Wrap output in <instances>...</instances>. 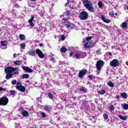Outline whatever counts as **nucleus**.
Returning <instances> with one entry per match:
<instances>
[{
    "mask_svg": "<svg viewBox=\"0 0 128 128\" xmlns=\"http://www.w3.org/2000/svg\"><path fill=\"white\" fill-rule=\"evenodd\" d=\"M86 40H87V42L84 44V46L86 48H88L91 46L92 45V41L90 40V38H86Z\"/></svg>",
    "mask_w": 128,
    "mask_h": 128,
    "instance_id": "0eeeda50",
    "label": "nucleus"
},
{
    "mask_svg": "<svg viewBox=\"0 0 128 128\" xmlns=\"http://www.w3.org/2000/svg\"><path fill=\"white\" fill-rule=\"evenodd\" d=\"M68 2L66 4V6L68 5Z\"/></svg>",
    "mask_w": 128,
    "mask_h": 128,
    "instance_id": "bf43d9fd",
    "label": "nucleus"
},
{
    "mask_svg": "<svg viewBox=\"0 0 128 128\" xmlns=\"http://www.w3.org/2000/svg\"><path fill=\"white\" fill-rule=\"evenodd\" d=\"M116 98H117V100H120V96H117Z\"/></svg>",
    "mask_w": 128,
    "mask_h": 128,
    "instance_id": "5fc2aeb1",
    "label": "nucleus"
},
{
    "mask_svg": "<svg viewBox=\"0 0 128 128\" xmlns=\"http://www.w3.org/2000/svg\"><path fill=\"white\" fill-rule=\"evenodd\" d=\"M109 108L110 110H114V105H110Z\"/></svg>",
    "mask_w": 128,
    "mask_h": 128,
    "instance_id": "72a5a7b5",
    "label": "nucleus"
},
{
    "mask_svg": "<svg viewBox=\"0 0 128 128\" xmlns=\"http://www.w3.org/2000/svg\"><path fill=\"white\" fill-rule=\"evenodd\" d=\"M22 82H17L16 83V86H22Z\"/></svg>",
    "mask_w": 128,
    "mask_h": 128,
    "instance_id": "e433bc0d",
    "label": "nucleus"
},
{
    "mask_svg": "<svg viewBox=\"0 0 128 128\" xmlns=\"http://www.w3.org/2000/svg\"><path fill=\"white\" fill-rule=\"evenodd\" d=\"M18 0V2H22V0Z\"/></svg>",
    "mask_w": 128,
    "mask_h": 128,
    "instance_id": "680f3d73",
    "label": "nucleus"
},
{
    "mask_svg": "<svg viewBox=\"0 0 128 128\" xmlns=\"http://www.w3.org/2000/svg\"><path fill=\"white\" fill-rule=\"evenodd\" d=\"M39 46H44V44L40 43V44H39Z\"/></svg>",
    "mask_w": 128,
    "mask_h": 128,
    "instance_id": "864d4df0",
    "label": "nucleus"
},
{
    "mask_svg": "<svg viewBox=\"0 0 128 128\" xmlns=\"http://www.w3.org/2000/svg\"><path fill=\"white\" fill-rule=\"evenodd\" d=\"M48 98H50L51 100H52V98H54V96L52 95V94L49 93L48 94Z\"/></svg>",
    "mask_w": 128,
    "mask_h": 128,
    "instance_id": "2f4dec72",
    "label": "nucleus"
},
{
    "mask_svg": "<svg viewBox=\"0 0 128 128\" xmlns=\"http://www.w3.org/2000/svg\"><path fill=\"white\" fill-rule=\"evenodd\" d=\"M80 90H81V92H86V88H84L82 87Z\"/></svg>",
    "mask_w": 128,
    "mask_h": 128,
    "instance_id": "49530a36",
    "label": "nucleus"
},
{
    "mask_svg": "<svg viewBox=\"0 0 128 128\" xmlns=\"http://www.w3.org/2000/svg\"><path fill=\"white\" fill-rule=\"evenodd\" d=\"M126 66H128V61L126 62Z\"/></svg>",
    "mask_w": 128,
    "mask_h": 128,
    "instance_id": "13d9d810",
    "label": "nucleus"
},
{
    "mask_svg": "<svg viewBox=\"0 0 128 128\" xmlns=\"http://www.w3.org/2000/svg\"><path fill=\"white\" fill-rule=\"evenodd\" d=\"M12 84L14 85L16 84V80H14L11 82Z\"/></svg>",
    "mask_w": 128,
    "mask_h": 128,
    "instance_id": "58836bf2",
    "label": "nucleus"
},
{
    "mask_svg": "<svg viewBox=\"0 0 128 128\" xmlns=\"http://www.w3.org/2000/svg\"><path fill=\"white\" fill-rule=\"evenodd\" d=\"M30 78V76L28 74H25L23 76L24 78Z\"/></svg>",
    "mask_w": 128,
    "mask_h": 128,
    "instance_id": "4c0bfd02",
    "label": "nucleus"
},
{
    "mask_svg": "<svg viewBox=\"0 0 128 128\" xmlns=\"http://www.w3.org/2000/svg\"><path fill=\"white\" fill-rule=\"evenodd\" d=\"M104 56L105 58H110V56H112V53L110 52H107L105 54Z\"/></svg>",
    "mask_w": 128,
    "mask_h": 128,
    "instance_id": "4be33fe9",
    "label": "nucleus"
},
{
    "mask_svg": "<svg viewBox=\"0 0 128 128\" xmlns=\"http://www.w3.org/2000/svg\"><path fill=\"white\" fill-rule=\"evenodd\" d=\"M1 46H6V41H2Z\"/></svg>",
    "mask_w": 128,
    "mask_h": 128,
    "instance_id": "cd10ccee",
    "label": "nucleus"
},
{
    "mask_svg": "<svg viewBox=\"0 0 128 128\" xmlns=\"http://www.w3.org/2000/svg\"><path fill=\"white\" fill-rule=\"evenodd\" d=\"M127 22H128V18H127V19L126 20Z\"/></svg>",
    "mask_w": 128,
    "mask_h": 128,
    "instance_id": "052dcab7",
    "label": "nucleus"
},
{
    "mask_svg": "<svg viewBox=\"0 0 128 128\" xmlns=\"http://www.w3.org/2000/svg\"><path fill=\"white\" fill-rule=\"evenodd\" d=\"M118 14V13H116V16Z\"/></svg>",
    "mask_w": 128,
    "mask_h": 128,
    "instance_id": "69168bd1",
    "label": "nucleus"
},
{
    "mask_svg": "<svg viewBox=\"0 0 128 128\" xmlns=\"http://www.w3.org/2000/svg\"><path fill=\"white\" fill-rule=\"evenodd\" d=\"M82 55H80L79 54H75L74 56L76 58H78L80 56H81Z\"/></svg>",
    "mask_w": 128,
    "mask_h": 128,
    "instance_id": "c03bdc74",
    "label": "nucleus"
},
{
    "mask_svg": "<svg viewBox=\"0 0 128 128\" xmlns=\"http://www.w3.org/2000/svg\"><path fill=\"white\" fill-rule=\"evenodd\" d=\"M22 114L23 116L27 117L30 114L28 113V112L26 110H24L22 112Z\"/></svg>",
    "mask_w": 128,
    "mask_h": 128,
    "instance_id": "ddd939ff",
    "label": "nucleus"
},
{
    "mask_svg": "<svg viewBox=\"0 0 128 128\" xmlns=\"http://www.w3.org/2000/svg\"><path fill=\"white\" fill-rule=\"evenodd\" d=\"M104 64V62L102 60H98L96 62V68L98 70H100Z\"/></svg>",
    "mask_w": 128,
    "mask_h": 128,
    "instance_id": "423d86ee",
    "label": "nucleus"
},
{
    "mask_svg": "<svg viewBox=\"0 0 128 128\" xmlns=\"http://www.w3.org/2000/svg\"><path fill=\"white\" fill-rule=\"evenodd\" d=\"M61 40H66V36H64V35H62Z\"/></svg>",
    "mask_w": 128,
    "mask_h": 128,
    "instance_id": "79ce46f5",
    "label": "nucleus"
},
{
    "mask_svg": "<svg viewBox=\"0 0 128 128\" xmlns=\"http://www.w3.org/2000/svg\"><path fill=\"white\" fill-rule=\"evenodd\" d=\"M121 96L122 98H128V94L126 92H123L121 94Z\"/></svg>",
    "mask_w": 128,
    "mask_h": 128,
    "instance_id": "412c9836",
    "label": "nucleus"
},
{
    "mask_svg": "<svg viewBox=\"0 0 128 128\" xmlns=\"http://www.w3.org/2000/svg\"><path fill=\"white\" fill-rule=\"evenodd\" d=\"M10 92L11 96H14V94H16V91L14 90H10Z\"/></svg>",
    "mask_w": 128,
    "mask_h": 128,
    "instance_id": "7c9ffc66",
    "label": "nucleus"
},
{
    "mask_svg": "<svg viewBox=\"0 0 128 128\" xmlns=\"http://www.w3.org/2000/svg\"><path fill=\"white\" fill-rule=\"evenodd\" d=\"M8 103V98L6 96L0 98V106H6Z\"/></svg>",
    "mask_w": 128,
    "mask_h": 128,
    "instance_id": "20e7f679",
    "label": "nucleus"
},
{
    "mask_svg": "<svg viewBox=\"0 0 128 128\" xmlns=\"http://www.w3.org/2000/svg\"><path fill=\"white\" fill-rule=\"evenodd\" d=\"M16 56H18V54H14V58H16Z\"/></svg>",
    "mask_w": 128,
    "mask_h": 128,
    "instance_id": "603ef678",
    "label": "nucleus"
},
{
    "mask_svg": "<svg viewBox=\"0 0 128 128\" xmlns=\"http://www.w3.org/2000/svg\"><path fill=\"white\" fill-rule=\"evenodd\" d=\"M44 110H46L47 112H50V110H52V107L48 106H44Z\"/></svg>",
    "mask_w": 128,
    "mask_h": 128,
    "instance_id": "f3484780",
    "label": "nucleus"
},
{
    "mask_svg": "<svg viewBox=\"0 0 128 128\" xmlns=\"http://www.w3.org/2000/svg\"><path fill=\"white\" fill-rule=\"evenodd\" d=\"M66 28H67L68 30H72V24H66Z\"/></svg>",
    "mask_w": 128,
    "mask_h": 128,
    "instance_id": "aec40b11",
    "label": "nucleus"
},
{
    "mask_svg": "<svg viewBox=\"0 0 128 128\" xmlns=\"http://www.w3.org/2000/svg\"><path fill=\"white\" fill-rule=\"evenodd\" d=\"M110 64L113 68H116L120 66V61L116 59H114L110 62Z\"/></svg>",
    "mask_w": 128,
    "mask_h": 128,
    "instance_id": "39448f33",
    "label": "nucleus"
},
{
    "mask_svg": "<svg viewBox=\"0 0 128 128\" xmlns=\"http://www.w3.org/2000/svg\"><path fill=\"white\" fill-rule=\"evenodd\" d=\"M12 12H14V10H12Z\"/></svg>",
    "mask_w": 128,
    "mask_h": 128,
    "instance_id": "0e129e2a",
    "label": "nucleus"
},
{
    "mask_svg": "<svg viewBox=\"0 0 128 128\" xmlns=\"http://www.w3.org/2000/svg\"><path fill=\"white\" fill-rule=\"evenodd\" d=\"M122 26L123 28H127L128 22H123L122 24Z\"/></svg>",
    "mask_w": 128,
    "mask_h": 128,
    "instance_id": "a211bd4d",
    "label": "nucleus"
},
{
    "mask_svg": "<svg viewBox=\"0 0 128 128\" xmlns=\"http://www.w3.org/2000/svg\"><path fill=\"white\" fill-rule=\"evenodd\" d=\"M101 18H102V20H103V22H106V24H110V20H106V17H104V15H102L101 16Z\"/></svg>",
    "mask_w": 128,
    "mask_h": 128,
    "instance_id": "dca6fc26",
    "label": "nucleus"
},
{
    "mask_svg": "<svg viewBox=\"0 0 128 128\" xmlns=\"http://www.w3.org/2000/svg\"><path fill=\"white\" fill-rule=\"evenodd\" d=\"M103 116L105 120H108V116L107 114H104Z\"/></svg>",
    "mask_w": 128,
    "mask_h": 128,
    "instance_id": "c9c22d12",
    "label": "nucleus"
},
{
    "mask_svg": "<svg viewBox=\"0 0 128 128\" xmlns=\"http://www.w3.org/2000/svg\"><path fill=\"white\" fill-rule=\"evenodd\" d=\"M88 70L86 69H82L79 72V74L78 75V78H82V76H86V72Z\"/></svg>",
    "mask_w": 128,
    "mask_h": 128,
    "instance_id": "6e6552de",
    "label": "nucleus"
},
{
    "mask_svg": "<svg viewBox=\"0 0 128 128\" xmlns=\"http://www.w3.org/2000/svg\"><path fill=\"white\" fill-rule=\"evenodd\" d=\"M50 62H56V60L54 59V58H52L50 59Z\"/></svg>",
    "mask_w": 128,
    "mask_h": 128,
    "instance_id": "37998d69",
    "label": "nucleus"
},
{
    "mask_svg": "<svg viewBox=\"0 0 128 128\" xmlns=\"http://www.w3.org/2000/svg\"><path fill=\"white\" fill-rule=\"evenodd\" d=\"M36 52L40 58H44V53L40 49H36Z\"/></svg>",
    "mask_w": 128,
    "mask_h": 128,
    "instance_id": "1a4fd4ad",
    "label": "nucleus"
},
{
    "mask_svg": "<svg viewBox=\"0 0 128 128\" xmlns=\"http://www.w3.org/2000/svg\"><path fill=\"white\" fill-rule=\"evenodd\" d=\"M6 88L0 87V92H6Z\"/></svg>",
    "mask_w": 128,
    "mask_h": 128,
    "instance_id": "a19ab883",
    "label": "nucleus"
},
{
    "mask_svg": "<svg viewBox=\"0 0 128 128\" xmlns=\"http://www.w3.org/2000/svg\"><path fill=\"white\" fill-rule=\"evenodd\" d=\"M108 85L110 86V88H114V84L112 82H108Z\"/></svg>",
    "mask_w": 128,
    "mask_h": 128,
    "instance_id": "393cba45",
    "label": "nucleus"
},
{
    "mask_svg": "<svg viewBox=\"0 0 128 128\" xmlns=\"http://www.w3.org/2000/svg\"><path fill=\"white\" fill-rule=\"evenodd\" d=\"M40 114L42 118H46V115L44 112H40Z\"/></svg>",
    "mask_w": 128,
    "mask_h": 128,
    "instance_id": "c85d7f7f",
    "label": "nucleus"
},
{
    "mask_svg": "<svg viewBox=\"0 0 128 128\" xmlns=\"http://www.w3.org/2000/svg\"><path fill=\"white\" fill-rule=\"evenodd\" d=\"M14 16H16V13H14Z\"/></svg>",
    "mask_w": 128,
    "mask_h": 128,
    "instance_id": "338daca9",
    "label": "nucleus"
},
{
    "mask_svg": "<svg viewBox=\"0 0 128 128\" xmlns=\"http://www.w3.org/2000/svg\"><path fill=\"white\" fill-rule=\"evenodd\" d=\"M66 16H70V14H72V13L70 12V10H67V11H66Z\"/></svg>",
    "mask_w": 128,
    "mask_h": 128,
    "instance_id": "ea45409f",
    "label": "nucleus"
},
{
    "mask_svg": "<svg viewBox=\"0 0 128 128\" xmlns=\"http://www.w3.org/2000/svg\"><path fill=\"white\" fill-rule=\"evenodd\" d=\"M88 12L84 11H82L80 13L79 18L80 20H88Z\"/></svg>",
    "mask_w": 128,
    "mask_h": 128,
    "instance_id": "7ed1b4c3",
    "label": "nucleus"
},
{
    "mask_svg": "<svg viewBox=\"0 0 128 128\" xmlns=\"http://www.w3.org/2000/svg\"><path fill=\"white\" fill-rule=\"evenodd\" d=\"M60 50L61 52H68V50L64 46L62 47Z\"/></svg>",
    "mask_w": 128,
    "mask_h": 128,
    "instance_id": "5701e85b",
    "label": "nucleus"
},
{
    "mask_svg": "<svg viewBox=\"0 0 128 128\" xmlns=\"http://www.w3.org/2000/svg\"><path fill=\"white\" fill-rule=\"evenodd\" d=\"M72 54H74L72 52H71L70 54V55L71 56H72Z\"/></svg>",
    "mask_w": 128,
    "mask_h": 128,
    "instance_id": "6e6d98bb",
    "label": "nucleus"
},
{
    "mask_svg": "<svg viewBox=\"0 0 128 128\" xmlns=\"http://www.w3.org/2000/svg\"><path fill=\"white\" fill-rule=\"evenodd\" d=\"M118 118H120V120H128V116H122V115L120 114L118 115Z\"/></svg>",
    "mask_w": 128,
    "mask_h": 128,
    "instance_id": "4468645a",
    "label": "nucleus"
},
{
    "mask_svg": "<svg viewBox=\"0 0 128 128\" xmlns=\"http://www.w3.org/2000/svg\"><path fill=\"white\" fill-rule=\"evenodd\" d=\"M98 4L100 8H102V2H99Z\"/></svg>",
    "mask_w": 128,
    "mask_h": 128,
    "instance_id": "c756f323",
    "label": "nucleus"
},
{
    "mask_svg": "<svg viewBox=\"0 0 128 128\" xmlns=\"http://www.w3.org/2000/svg\"><path fill=\"white\" fill-rule=\"evenodd\" d=\"M124 110H128V104H122Z\"/></svg>",
    "mask_w": 128,
    "mask_h": 128,
    "instance_id": "a878e982",
    "label": "nucleus"
},
{
    "mask_svg": "<svg viewBox=\"0 0 128 128\" xmlns=\"http://www.w3.org/2000/svg\"><path fill=\"white\" fill-rule=\"evenodd\" d=\"M98 93L99 94H101V96H103V94H106V90H99L98 92Z\"/></svg>",
    "mask_w": 128,
    "mask_h": 128,
    "instance_id": "b1692460",
    "label": "nucleus"
},
{
    "mask_svg": "<svg viewBox=\"0 0 128 128\" xmlns=\"http://www.w3.org/2000/svg\"><path fill=\"white\" fill-rule=\"evenodd\" d=\"M34 16H32L31 18L28 21V22H29L30 26H31V28H34V23L32 22V20H34Z\"/></svg>",
    "mask_w": 128,
    "mask_h": 128,
    "instance_id": "9d476101",
    "label": "nucleus"
},
{
    "mask_svg": "<svg viewBox=\"0 0 128 128\" xmlns=\"http://www.w3.org/2000/svg\"><path fill=\"white\" fill-rule=\"evenodd\" d=\"M67 21H68V20L66 19V18H62V24H64Z\"/></svg>",
    "mask_w": 128,
    "mask_h": 128,
    "instance_id": "f704fd0d",
    "label": "nucleus"
},
{
    "mask_svg": "<svg viewBox=\"0 0 128 128\" xmlns=\"http://www.w3.org/2000/svg\"><path fill=\"white\" fill-rule=\"evenodd\" d=\"M88 78H90V80H92V76H90V75L88 76Z\"/></svg>",
    "mask_w": 128,
    "mask_h": 128,
    "instance_id": "8fccbe9b",
    "label": "nucleus"
},
{
    "mask_svg": "<svg viewBox=\"0 0 128 128\" xmlns=\"http://www.w3.org/2000/svg\"><path fill=\"white\" fill-rule=\"evenodd\" d=\"M127 10H128V7L127 8Z\"/></svg>",
    "mask_w": 128,
    "mask_h": 128,
    "instance_id": "774afa93",
    "label": "nucleus"
},
{
    "mask_svg": "<svg viewBox=\"0 0 128 128\" xmlns=\"http://www.w3.org/2000/svg\"><path fill=\"white\" fill-rule=\"evenodd\" d=\"M22 68H23L25 72H32V70L28 67H25L24 66H22Z\"/></svg>",
    "mask_w": 128,
    "mask_h": 128,
    "instance_id": "f8f14e48",
    "label": "nucleus"
},
{
    "mask_svg": "<svg viewBox=\"0 0 128 128\" xmlns=\"http://www.w3.org/2000/svg\"><path fill=\"white\" fill-rule=\"evenodd\" d=\"M14 64H16V66H20V64H22V62L20 60H16L14 62Z\"/></svg>",
    "mask_w": 128,
    "mask_h": 128,
    "instance_id": "6ab92c4d",
    "label": "nucleus"
},
{
    "mask_svg": "<svg viewBox=\"0 0 128 128\" xmlns=\"http://www.w3.org/2000/svg\"><path fill=\"white\" fill-rule=\"evenodd\" d=\"M36 0H31L32 2H34Z\"/></svg>",
    "mask_w": 128,
    "mask_h": 128,
    "instance_id": "e2e57ef3",
    "label": "nucleus"
},
{
    "mask_svg": "<svg viewBox=\"0 0 128 128\" xmlns=\"http://www.w3.org/2000/svg\"><path fill=\"white\" fill-rule=\"evenodd\" d=\"M109 15L110 16H113V17H114V12H110L109 14Z\"/></svg>",
    "mask_w": 128,
    "mask_h": 128,
    "instance_id": "a18cd8bd",
    "label": "nucleus"
},
{
    "mask_svg": "<svg viewBox=\"0 0 128 128\" xmlns=\"http://www.w3.org/2000/svg\"><path fill=\"white\" fill-rule=\"evenodd\" d=\"M20 47L22 48V50H24V48H26V44L23 43L21 44Z\"/></svg>",
    "mask_w": 128,
    "mask_h": 128,
    "instance_id": "473e14b6",
    "label": "nucleus"
},
{
    "mask_svg": "<svg viewBox=\"0 0 128 128\" xmlns=\"http://www.w3.org/2000/svg\"><path fill=\"white\" fill-rule=\"evenodd\" d=\"M84 6L90 12H94V8L92 6V4L88 0H85L83 2Z\"/></svg>",
    "mask_w": 128,
    "mask_h": 128,
    "instance_id": "f03ea898",
    "label": "nucleus"
},
{
    "mask_svg": "<svg viewBox=\"0 0 128 128\" xmlns=\"http://www.w3.org/2000/svg\"><path fill=\"white\" fill-rule=\"evenodd\" d=\"M82 54H83V56L82 58H85L86 57V53L85 52L82 53Z\"/></svg>",
    "mask_w": 128,
    "mask_h": 128,
    "instance_id": "09e8293b",
    "label": "nucleus"
},
{
    "mask_svg": "<svg viewBox=\"0 0 128 128\" xmlns=\"http://www.w3.org/2000/svg\"><path fill=\"white\" fill-rule=\"evenodd\" d=\"M19 112H22V110H24V108L20 107L18 109Z\"/></svg>",
    "mask_w": 128,
    "mask_h": 128,
    "instance_id": "de8ad7c7",
    "label": "nucleus"
},
{
    "mask_svg": "<svg viewBox=\"0 0 128 128\" xmlns=\"http://www.w3.org/2000/svg\"><path fill=\"white\" fill-rule=\"evenodd\" d=\"M36 51L32 50L28 52V54L30 56H36Z\"/></svg>",
    "mask_w": 128,
    "mask_h": 128,
    "instance_id": "2eb2a0df",
    "label": "nucleus"
},
{
    "mask_svg": "<svg viewBox=\"0 0 128 128\" xmlns=\"http://www.w3.org/2000/svg\"><path fill=\"white\" fill-rule=\"evenodd\" d=\"M96 53H97V54H100V50H97V51H96Z\"/></svg>",
    "mask_w": 128,
    "mask_h": 128,
    "instance_id": "4d7b16f0",
    "label": "nucleus"
},
{
    "mask_svg": "<svg viewBox=\"0 0 128 128\" xmlns=\"http://www.w3.org/2000/svg\"><path fill=\"white\" fill-rule=\"evenodd\" d=\"M5 72L6 74V80H10L12 78V76L14 74H20V69L18 68L8 67L4 68Z\"/></svg>",
    "mask_w": 128,
    "mask_h": 128,
    "instance_id": "f257e3e1",
    "label": "nucleus"
},
{
    "mask_svg": "<svg viewBox=\"0 0 128 128\" xmlns=\"http://www.w3.org/2000/svg\"><path fill=\"white\" fill-rule=\"evenodd\" d=\"M16 90H20V92H26V88L24 86H16Z\"/></svg>",
    "mask_w": 128,
    "mask_h": 128,
    "instance_id": "9b49d317",
    "label": "nucleus"
},
{
    "mask_svg": "<svg viewBox=\"0 0 128 128\" xmlns=\"http://www.w3.org/2000/svg\"><path fill=\"white\" fill-rule=\"evenodd\" d=\"M19 38H20V40H24V38H26V36H24V35L22 34H20Z\"/></svg>",
    "mask_w": 128,
    "mask_h": 128,
    "instance_id": "bb28decb",
    "label": "nucleus"
},
{
    "mask_svg": "<svg viewBox=\"0 0 128 128\" xmlns=\"http://www.w3.org/2000/svg\"><path fill=\"white\" fill-rule=\"evenodd\" d=\"M14 6L15 8H20V6L18 4H15Z\"/></svg>",
    "mask_w": 128,
    "mask_h": 128,
    "instance_id": "3c124183",
    "label": "nucleus"
}]
</instances>
